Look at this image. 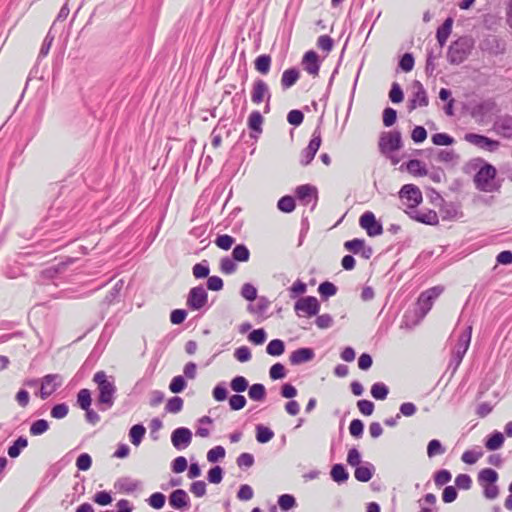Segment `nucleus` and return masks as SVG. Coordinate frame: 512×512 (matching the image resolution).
<instances>
[{"label":"nucleus","instance_id":"f257e3e1","mask_svg":"<svg viewBox=\"0 0 512 512\" xmlns=\"http://www.w3.org/2000/svg\"><path fill=\"white\" fill-rule=\"evenodd\" d=\"M93 382L97 385L100 410L110 409L114 405L117 392L114 378L108 376L104 371H98L94 374Z\"/></svg>","mask_w":512,"mask_h":512},{"label":"nucleus","instance_id":"f03ea898","mask_svg":"<svg viewBox=\"0 0 512 512\" xmlns=\"http://www.w3.org/2000/svg\"><path fill=\"white\" fill-rule=\"evenodd\" d=\"M496 175V168L489 163H484L474 176L476 188L479 191L487 193L497 191L500 186L495 182Z\"/></svg>","mask_w":512,"mask_h":512},{"label":"nucleus","instance_id":"7ed1b4c3","mask_svg":"<svg viewBox=\"0 0 512 512\" xmlns=\"http://www.w3.org/2000/svg\"><path fill=\"white\" fill-rule=\"evenodd\" d=\"M379 150L380 152L391 159L393 164H397L399 160L392 154L402 148V136L399 131L393 130L388 132H382L379 138Z\"/></svg>","mask_w":512,"mask_h":512},{"label":"nucleus","instance_id":"20e7f679","mask_svg":"<svg viewBox=\"0 0 512 512\" xmlns=\"http://www.w3.org/2000/svg\"><path fill=\"white\" fill-rule=\"evenodd\" d=\"M473 41L468 37H460L448 49L447 59L451 64H461L469 56Z\"/></svg>","mask_w":512,"mask_h":512},{"label":"nucleus","instance_id":"39448f33","mask_svg":"<svg viewBox=\"0 0 512 512\" xmlns=\"http://www.w3.org/2000/svg\"><path fill=\"white\" fill-rule=\"evenodd\" d=\"M472 335V326L466 327V329L459 335L458 342L452 352L450 367L453 366V370L455 371L459 365L461 364L463 357L465 356Z\"/></svg>","mask_w":512,"mask_h":512},{"label":"nucleus","instance_id":"423d86ee","mask_svg":"<svg viewBox=\"0 0 512 512\" xmlns=\"http://www.w3.org/2000/svg\"><path fill=\"white\" fill-rule=\"evenodd\" d=\"M294 310L298 317L311 318L320 311V303L314 296L299 298L294 304Z\"/></svg>","mask_w":512,"mask_h":512},{"label":"nucleus","instance_id":"0eeeda50","mask_svg":"<svg viewBox=\"0 0 512 512\" xmlns=\"http://www.w3.org/2000/svg\"><path fill=\"white\" fill-rule=\"evenodd\" d=\"M399 197L408 209L416 208L423 200L421 190L413 184H405L399 191Z\"/></svg>","mask_w":512,"mask_h":512},{"label":"nucleus","instance_id":"6e6552de","mask_svg":"<svg viewBox=\"0 0 512 512\" xmlns=\"http://www.w3.org/2000/svg\"><path fill=\"white\" fill-rule=\"evenodd\" d=\"M271 99V92L268 84L263 79H256L252 86L251 100L254 104H260L266 101L265 112L270 109L269 102Z\"/></svg>","mask_w":512,"mask_h":512},{"label":"nucleus","instance_id":"1a4fd4ad","mask_svg":"<svg viewBox=\"0 0 512 512\" xmlns=\"http://www.w3.org/2000/svg\"><path fill=\"white\" fill-rule=\"evenodd\" d=\"M464 139L468 143L488 152H495L500 147L498 140L477 133H467Z\"/></svg>","mask_w":512,"mask_h":512},{"label":"nucleus","instance_id":"9d476101","mask_svg":"<svg viewBox=\"0 0 512 512\" xmlns=\"http://www.w3.org/2000/svg\"><path fill=\"white\" fill-rule=\"evenodd\" d=\"M429 104V99L424 86L419 81L413 83V92L408 101V110L413 111L418 107H426Z\"/></svg>","mask_w":512,"mask_h":512},{"label":"nucleus","instance_id":"9b49d317","mask_svg":"<svg viewBox=\"0 0 512 512\" xmlns=\"http://www.w3.org/2000/svg\"><path fill=\"white\" fill-rule=\"evenodd\" d=\"M208 301L206 289L199 285L190 289L187 296V306L192 310L202 309Z\"/></svg>","mask_w":512,"mask_h":512},{"label":"nucleus","instance_id":"f8f14e48","mask_svg":"<svg viewBox=\"0 0 512 512\" xmlns=\"http://www.w3.org/2000/svg\"><path fill=\"white\" fill-rule=\"evenodd\" d=\"M321 145V135L318 130L313 132L312 138L308 144V146L302 150L300 154V164L302 166H307L314 159L317 151L319 150Z\"/></svg>","mask_w":512,"mask_h":512},{"label":"nucleus","instance_id":"ddd939ff","mask_svg":"<svg viewBox=\"0 0 512 512\" xmlns=\"http://www.w3.org/2000/svg\"><path fill=\"white\" fill-rule=\"evenodd\" d=\"M62 385V378L58 374H48L41 379L40 397L44 400L51 396Z\"/></svg>","mask_w":512,"mask_h":512},{"label":"nucleus","instance_id":"4468645a","mask_svg":"<svg viewBox=\"0 0 512 512\" xmlns=\"http://www.w3.org/2000/svg\"><path fill=\"white\" fill-rule=\"evenodd\" d=\"M359 224L371 237L378 236L383 232L382 225L377 222L375 215L370 211H367L361 215Z\"/></svg>","mask_w":512,"mask_h":512},{"label":"nucleus","instance_id":"2eb2a0df","mask_svg":"<svg viewBox=\"0 0 512 512\" xmlns=\"http://www.w3.org/2000/svg\"><path fill=\"white\" fill-rule=\"evenodd\" d=\"M493 130L505 139H512V116L509 114L498 116L494 121Z\"/></svg>","mask_w":512,"mask_h":512},{"label":"nucleus","instance_id":"dca6fc26","mask_svg":"<svg viewBox=\"0 0 512 512\" xmlns=\"http://www.w3.org/2000/svg\"><path fill=\"white\" fill-rule=\"evenodd\" d=\"M192 441V432L185 427L175 429L171 434V442L177 450L185 449Z\"/></svg>","mask_w":512,"mask_h":512},{"label":"nucleus","instance_id":"f3484780","mask_svg":"<svg viewBox=\"0 0 512 512\" xmlns=\"http://www.w3.org/2000/svg\"><path fill=\"white\" fill-rule=\"evenodd\" d=\"M407 214L414 220L427 224V225H436L439 222V218L437 213L434 210L426 209V210H417L416 208L407 211Z\"/></svg>","mask_w":512,"mask_h":512},{"label":"nucleus","instance_id":"a211bd4d","mask_svg":"<svg viewBox=\"0 0 512 512\" xmlns=\"http://www.w3.org/2000/svg\"><path fill=\"white\" fill-rule=\"evenodd\" d=\"M190 498L183 489L174 490L169 496V505L177 510H185L188 508Z\"/></svg>","mask_w":512,"mask_h":512},{"label":"nucleus","instance_id":"6ab92c4d","mask_svg":"<svg viewBox=\"0 0 512 512\" xmlns=\"http://www.w3.org/2000/svg\"><path fill=\"white\" fill-rule=\"evenodd\" d=\"M302 65L304 67V70L308 74L312 75L313 77H316L320 69V63L317 53L313 50L306 52L303 56Z\"/></svg>","mask_w":512,"mask_h":512},{"label":"nucleus","instance_id":"aec40b11","mask_svg":"<svg viewBox=\"0 0 512 512\" xmlns=\"http://www.w3.org/2000/svg\"><path fill=\"white\" fill-rule=\"evenodd\" d=\"M314 357L315 353L313 349L299 348L290 354L289 361L292 365H300L312 361Z\"/></svg>","mask_w":512,"mask_h":512},{"label":"nucleus","instance_id":"412c9836","mask_svg":"<svg viewBox=\"0 0 512 512\" xmlns=\"http://www.w3.org/2000/svg\"><path fill=\"white\" fill-rule=\"evenodd\" d=\"M141 486V483L129 477H122L116 480L114 488L123 493H132Z\"/></svg>","mask_w":512,"mask_h":512},{"label":"nucleus","instance_id":"4be33fe9","mask_svg":"<svg viewBox=\"0 0 512 512\" xmlns=\"http://www.w3.org/2000/svg\"><path fill=\"white\" fill-rule=\"evenodd\" d=\"M295 192L297 198L305 205H308L312 199H316L317 190L314 186L309 184L298 186Z\"/></svg>","mask_w":512,"mask_h":512},{"label":"nucleus","instance_id":"5701e85b","mask_svg":"<svg viewBox=\"0 0 512 512\" xmlns=\"http://www.w3.org/2000/svg\"><path fill=\"white\" fill-rule=\"evenodd\" d=\"M452 25H453V19L451 17H448L443 22V24L437 29L436 38H437V41L441 48L446 44L447 39H448L449 35L451 34Z\"/></svg>","mask_w":512,"mask_h":512},{"label":"nucleus","instance_id":"b1692460","mask_svg":"<svg viewBox=\"0 0 512 512\" xmlns=\"http://www.w3.org/2000/svg\"><path fill=\"white\" fill-rule=\"evenodd\" d=\"M270 304H271V302L269 301L268 298L261 296V297L257 298L256 303L249 304L247 306V310L249 313H251L253 315L263 316L267 312L268 308L270 307Z\"/></svg>","mask_w":512,"mask_h":512},{"label":"nucleus","instance_id":"393cba45","mask_svg":"<svg viewBox=\"0 0 512 512\" xmlns=\"http://www.w3.org/2000/svg\"><path fill=\"white\" fill-rule=\"evenodd\" d=\"M299 79V71L296 68L285 70L281 77V86L283 90L292 87Z\"/></svg>","mask_w":512,"mask_h":512},{"label":"nucleus","instance_id":"a878e982","mask_svg":"<svg viewBox=\"0 0 512 512\" xmlns=\"http://www.w3.org/2000/svg\"><path fill=\"white\" fill-rule=\"evenodd\" d=\"M146 434V428L142 424L133 425L129 430V438L134 446H139Z\"/></svg>","mask_w":512,"mask_h":512},{"label":"nucleus","instance_id":"bb28decb","mask_svg":"<svg viewBox=\"0 0 512 512\" xmlns=\"http://www.w3.org/2000/svg\"><path fill=\"white\" fill-rule=\"evenodd\" d=\"M373 472V465L368 463L367 465L357 466L354 476L360 482H368L372 478Z\"/></svg>","mask_w":512,"mask_h":512},{"label":"nucleus","instance_id":"cd10ccee","mask_svg":"<svg viewBox=\"0 0 512 512\" xmlns=\"http://www.w3.org/2000/svg\"><path fill=\"white\" fill-rule=\"evenodd\" d=\"M498 480V473L491 469V468H485L482 469L478 474V481L481 486L487 485V484H494Z\"/></svg>","mask_w":512,"mask_h":512},{"label":"nucleus","instance_id":"c85d7f7f","mask_svg":"<svg viewBox=\"0 0 512 512\" xmlns=\"http://www.w3.org/2000/svg\"><path fill=\"white\" fill-rule=\"evenodd\" d=\"M504 436L501 432H493L485 442V446L490 451L498 450L504 443Z\"/></svg>","mask_w":512,"mask_h":512},{"label":"nucleus","instance_id":"c756f323","mask_svg":"<svg viewBox=\"0 0 512 512\" xmlns=\"http://www.w3.org/2000/svg\"><path fill=\"white\" fill-rule=\"evenodd\" d=\"M248 395L249 398L253 401H263L266 396V388L261 383H255L248 387Z\"/></svg>","mask_w":512,"mask_h":512},{"label":"nucleus","instance_id":"7c9ffc66","mask_svg":"<svg viewBox=\"0 0 512 512\" xmlns=\"http://www.w3.org/2000/svg\"><path fill=\"white\" fill-rule=\"evenodd\" d=\"M254 64H255V69L259 73L266 75L270 70L271 57L267 54H262L256 58Z\"/></svg>","mask_w":512,"mask_h":512},{"label":"nucleus","instance_id":"2f4dec72","mask_svg":"<svg viewBox=\"0 0 512 512\" xmlns=\"http://www.w3.org/2000/svg\"><path fill=\"white\" fill-rule=\"evenodd\" d=\"M274 437V432L264 425H257L256 426V440L259 443H267Z\"/></svg>","mask_w":512,"mask_h":512},{"label":"nucleus","instance_id":"473e14b6","mask_svg":"<svg viewBox=\"0 0 512 512\" xmlns=\"http://www.w3.org/2000/svg\"><path fill=\"white\" fill-rule=\"evenodd\" d=\"M250 251L244 244H238L233 248L232 258L238 262H246L249 260Z\"/></svg>","mask_w":512,"mask_h":512},{"label":"nucleus","instance_id":"72a5a7b5","mask_svg":"<svg viewBox=\"0 0 512 512\" xmlns=\"http://www.w3.org/2000/svg\"><path fill=\"white\" fill-rule=\"evenodd\" d=\"M28 441L24 437H19L14 441V443L8 448V455L11 458H16L20 455L22 449L27 447Z\"/></svg>","mask_w":512,"mask_h":512},{"label":"nucleus","instance_id":"f704fd0d","mask_svg":"<svg viewBox=\"0 0 512 512\" xmlns=\"http://www.w3.org/2000/svg\"><path fill=\"white\" fill-rule=\"evenodd\" d=\"M388 393V387L382 382L374 383L371 387V395L376 400H385L388 396Z\"/></svg>","mask_w":512,"mask_h":512},{"label":"nucleus","instance_id":"c9c22d12","mask_svg":"<svg viewBox=\"0 0 512 512\" xmlns=\"http://www.w3.org/2000/svg\"><path fill=\"white\" fill-rule=\"evenodd\" d=\"M331 477L337 483L345 482L349 474L342 464H335L331 469Z\"/></svg>","mask_w":512,"mask_h":512},{"label":"nucleus","instance_id":"e433bc0d","mask_svg":"<svg viewBox=\"0 0 512 512\" xmlns=\"http://www.w3.org/2000/svg\"><path fill=\"white\" fill-rule=\"evenodd\" d=\"M285 351L284 342L280 339H274L269 342L266 352L271 356H280Z\"/></svg>","mask_w":512,"mask_h":512},{"label":"nucleus","instance_id":"4c0bfd02","mask_svg":"<svg viewBox=\"0 0 512 512\" xmlns=\"http://www.w3.org/2000/svg\"><path fill=\"white\" fill-rule=\"evenodd\" d=\"M406 167L409 173L415 176H424L427 174L426 168L422 165L421 161L417 159L409 160Z\"/></svg>","mask_w":512,"mask_h":512},{"label":"nucleus","instance_id":"58836bf2","mask_svg":"<svg viewBox=\"0 0 512 512\" xmlns=\"http://www.w3.org/2000/svg\"><path fill=\"white\" fill-rule=\"evenodd\" d=\"M91 392L84 388L81 389L77 394V404L82 410H88L91 406Z\"/></svg>","mask_w":512,"mask_h":512},{"label":"nucleus","instance_id":"ea45409f","mask_svg":"<svg viewBox=\"0 0 512 512\" xmlns=\"http://www.w3.org/2000/svg\"><path fill=\"white\" fill-rule=\"evenodd\" d=\"M49 429V423L45 419H39L34 421L29 429V432L33 436H39L45 433Z\"/></svg>","mask_w":512,"mask_h":512},{"label":"nucleus","instance_id":"a19ab883","mask_svg":"<svg viewBox=\"0 0 512 512\" xmlns=\"http://www.w3.org/2000/svg\"><path fill=\"white\" fill-rule=\"evenodd\" d=\"M262 123H263V117L258 111H253L248 118V127L255 131L260 133L262 131Z\"/></svg>","mask_w":512,"mask_h":512},{"label":"nucleus","instance_id":"79ce46f5","mask_svg":"<svg viewBox=\"0 0 512 512\" xmlns=\"http://www.w3.org/2000/svg\"><path fill=\"white\" fill-rule=\"evenodd\" d=\"M192 273L196 279H202V278L208 277V275L210 273V268H209L208 262L206 260H204L200 263L195 264L192 268Z\"/></svg>","mask_w":512,"mask_h":512},{"label":"nucleus","instance_id":"37998d69","mask_svg":"<svg viewBox=\"0 0 512 512\" xmlns=\"http://www.w3.org/2000/svg\"><path fill=\"white\" fill-rule=\"evenodd\" d=\"M445 448L441 444V442L437 439L431 440L427 445V455L429 458H433L438 455H442L445 453Z\"/></svg>","mask_w":512,"mask_h":512},{"label":"nucleus","instance_id":"c03bdc74","mask_svg":"<svg viewBox=\"0 0 512 512\" xmlns=\"http://www.w3.org/2000/svg\"><path fill=\"white\" fill-rule=\"evenodd\" d=\"M183 399L179 396H174L172 398H170L167 403H166V406H165V410L166 412L168 413H173V414H176V413H179L182 408H183Z\"/></svg>","mask_w":512,"mask_h":512},{"label":"nucleus","instance_id":"a18cd8bd","mask_svg":"<svg viewBox=\"0 0 512 512\" xmlns=\"http://www.w3.org/2000/svg\"><path fill=\"white\" fill-rule=\"evenodd\" d=\"M231 389L236 393H242L249 387L248 380L244 376H236L230 382Z\"/></svg>","mask_w":512,"mask_h":512},{"label":"nucleus","instance_id":"49530a36","mask_svg":"<svg viewBox=\"0 0 512 512\" xmlns=\"http://www.w3.org/2000/svg\"><path fill=\"white\" fill-rule=\"evenodd\" d=\"M318 292L322 298L327 299L337 293V287L332 282L325 281L319 285Z\"/></svg>","mask_w":512,"mask_h":512},{"label":"nucleus","instance_id":"de8ad7c7","mask_svg":"<svg viewBox=\"0 0 512 512\" xmlns=\"http://www.w3.org/2000/svg\"><path fill=\"white\" fill-rule=\"evenodd\" d=\"M277 207L282 212L290 213L295 209V200L292 196H283L279 199Z\"/></svg>","mask_w":512,"mask_h":512},{"label":"nucleus","instance_id":"09e8293b","mask_svg":"<svg viewBox=\"0 0 512 512\" xmlns=\"http://www.w3.org/2000/svg\"><path fill=\"white\" fill-rule=\"evenodd\" d=\"M187 386L186 380L183 376L178 375L172 378L170 384H169V390L172 393H181Z\"/></svg>","mask_w":512,"mask_h":512},{"label":"nucleus","instance_id":"8fccbe9b","mask_svg":"<svg viewBox=\"0 0 512 512\" xmlns=\"http://www.w3.org/2000/svg\"><path fill=\"white\" fill-rule=\"evenodd\" d=\"M278 505L282 511H288L296 506L295 497L290 494H283L278 498Z\"/></svg>","mask_w":512,"mask_h":512},{"label":"nucleus","instance_id":"3c124183","mask_svg":"<svg viewBox=\"0 0 512 512\" xmlns=\"http://www.w3.org/2000/svg\"><path fill=\"white\" fill-rule=\"evenodd\" d=\"M433 302L427 298L422 292L418 298L417 306L420 312V317L423 318L431 309Z\"/></svg>","mask_w":512,"mask_h":512},{"label":"nucleus","instance_id":"603ef678","mask_svg":"<svg viewBox=\"0 0 512 512\" xmlns=\"http://www.w3.org/2000/svg\"><path fill=\"white\" fill-rule=\"evenodd\" d=\"M431 140L437 146H448L454 143V138L446 133H436L432 135Z\"/></svg>","mask_w":512,"mask_h":512},{"label":"nucleus","instance_id":"864d4df0","mask_svg":"<svg viewBox=\"0 0 512 512\" xmlns=\"http://www.w3.org/2000/svg\"><path fill=\"white\" fill-rule=\"evenodd\" d=\"M237 265L235 260L230 257H223L220 260V270L224 274H232L236 271Z\"/></svg>","mask_w":512,"mask_h":512},{"label":"nucleus","instance_id":"5fc2aeb1","mask_svg":"<svg viewBox=\"0 0 512 512\" xmlns=\"http://www.w3.org/2000/svg\"><path fill=\"white\" fill-rule=\"evenodd\" d=\"M451 478L452 475L448 470L441 469L435 473L434 482L436 486L441 487L449 483L451 481Z\"/></svg>","mask_w":512,"mask_h":512},{"label":"nucleus","instance_id":"6e6d98bb","mask_svg":"<svg viewBox=\"0 0 512 512\" xmlns=\"http://www.w3.org/2000/svg\"><path fill=\"white\" fill-rule=\"evenodd\" d=\"M482 455L483 452L481 450H467L462 454L461 460L466 464L472 465L475 464Z\"/></svg>","mask_w":512,"mask_h":512},{"label":"nucleus","instance_id":"4d7b16f0","mask_svg":"<svg viewBox=\"0 0 512 512\" xmlns=\"http://www.w3.org/2000/svg\"><path fill=\"white\" fill-rule=\"evenodd\" d=\"M494 107L495 102L493 100H485L474 107L473 116L477 114H487L491 112L494 109Z\"/></svg>","mask_w":512,"mask_h":512},{"label":"nucleus","instance_id":"13d9d810","mask_svg":"<svg viewBox=\"0 0 512 512\" xmlns=\"http://www.w3.org/2000/svg\"><path fill=\"white\" fill-rule=\"evenodd\" d=\"M225 449L222 446H215L212 449H210L207 453V460L210 463H216L220 459L225 457Z\"/></svg>","mask_w":512,"mask_h":512},{"label":"nucleus","instance_id":"bf43d9fd","mask_svg":"<svg viewBox=\"0 0 512 512\" xmlns=\"http://www.w3.org/2000/svg\"><path fill=\"white\" fill-rule=\"evenodd\" d=\"M241 296L252 302L257 299V289L250 283H245L241 288Z\"/></svg>","mask_w":512,"mask_h":512},{"label":"nucleus","instance_id":"052dcab7","mask_svg":"<svg viewBox=\"0 0 512 512\" xmlns=\"http://www.w3.org/2000/svg\"><path fill=\"white\" fill-rule=\"evenodd\" d=\"M247 401L243 395L235 394L229 398V406L231 410L238 411L245 407Z\"/></svg>","mask_w":512,"mask_h":512},{"label":"nucleus","instance_id":"680f3d73","mask_svg":"<svg viewBox=\"0 0 512 512\" xmlns=\"http://www.w3.org/2000/svg\"><path fill=\"white\" fill-rule=\"evenodd\" d=\"M224 471L220 466H214L208 471L207 479L212 484H219L223 479Z\"/></svg>","mask_w":512,"mask_h":512},{"label":"nucleus","instance_id":"e2e57ef3","mask_svg":"<svg viewBox=\"0 0 512 512\" xmlns=\"http://www.w3.org/2000/svg\"><path fill=\"white\" fill-rule=\"evenodd\" d=\"M92 465V458L88 453H82L76 460V467L80 471H87Z\"/></svg>","mask_w":512,"mask_h":512},{"label":"nucleus","instance_id":"0e129e2a","mask_svg":"<svg viewBox=\"0 0 512 512\" xmlns=\"http://www.w3.org/2000/svg\"><path fill=\"white\" fill-rule=\"evenodd\" d=\"M69 412L68 405L65 403L56 404L51 409V417L55 419H63Z\"/></svg>","mask_w":512,"mask_h":512},{"label":"nucleus","instance_id":"69168bd1","mask_svg":"<svg viewBox=\"0 0 512 512\" xmlns=\"http://www.w3.org/2000/svg\"><path fill=\"white\" fill-rule=\"evenodd\" d=\"M166 497L164 494L160 492L153 493L148 498V504L153 507L154 509H161L165 504Z\"/></svg>","mask_w":512,"mask_h":512},{"label":"nucleus","instance_id":"338daca9","mask_svg":"<svg viewBox=\"0 0 512 512\" xmlns=\"http://www.w3.org/2000/svg\"><path fill=\"white\" fill-rule=\"evenodd\" d=\"M234 242L235 239L227 234L219 235L215 240V244L223 250H229Z\"/></svg>","mask_w":512,"mask_h":512},{"label":"nucleus","instance_id":"774afa93","mask_svg":"<svg viewBox=\"0 0 512 512\" xmlns=\"http://www.w3.org/2000/svg\"><path fill=\"white\" fill-rule=\"evenodd\" d=\"M213 398L222 402L227 399L228 391L224 382L217 384L212 391Z\"/></svg>","mask_w":512,"mask_h":512}]
</instances>
